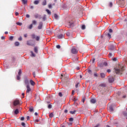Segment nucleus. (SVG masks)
Returning a JSON list of instances; mask_svg holds the SVG:
<instances>
[{"label":"nucleus","mask_w":127,"mask_h":127,"mask_svg":"<svg viewBox=\"0 0 127 127\" xmlns=\"http://www.w3.org/2000/svg\"><path fill=\"white\" fill-rule=\"evenodd\" d=\"M34 4H38L39 3V0H35L34 1Z\"/></svg>","instance_id":"c85d7f7f"},{"label":"nucleus","mask_w":127,"mask_h":127,"mask_svg":"<svg viewBox=\"0 0 127 127\" xmlns=\"http://www.w3.org/2000/svg\"><path fill=\"white\" fill-rule=\"evenodd\" d=\"M64 36H65V34H61L57 36L58 38L59 39H62V38H64Z\"/></svg>","instance_id":"423d86ee"},{"label":"nucleus","mask_w":127,"mask_h":127,"mask_svg":"<svg viewBox=\"0 0 127 127\" xmlns=\"http://www.w3.org/2000/svg\"><path fill=\"white\" fill-rule=\"evenodd\" d=\"M48 109H52V105H51V104L49 105L48 106Z\"/></svg>","instance_id":"c03bdc74"},{"label":"nucleus","mask_w":127,"mask_h":127,"mask_svg":"<svg viewBox=\"0 0 127 127\" xmlns=\"http://www.w3.org/2000/svg\"><path fill=\"white\" fill-rule=\"evenodd\" d=\"M9 40H10L11 41H12V40H13V36H10Z\"/></svg>","instance_id":"c9c22d12"},{"label":"nucleus","mask_w":127,"mask_h":127,"mask_svg":"<svg viewBox=\"0 0 127 127\" xmlns=\"http://www.w3.org/2000/svg\"><path fill=\"white\" fill-rule=\"evenodd\" d=\"M76 110H74L73 111H70L69 113L70 114H71V115H75L76 114Z\"/></svg>","instance_id":"5701e85b"},{"label":"nucleus","mask_w":127,"mask_h":127,"mask_svg":"<svg viewBox=\"0 0 127 127\" xmlns=\"http://www.w3.org/2000/svg\"><path fill=\"white\" fill-rule=\"evenodd\" d=\"M46 32H47V34H51L52 33V30H47L46 31Z\"/></svg>","instance_id":"a211bd4d"},{"label":"nucleus","mask_w":127,"mask_h":127,"mask_svg":"<svg viewBox=\"0 0 127 127\" xmlns=\"http://www.w3.org/2000/svg\"><path fill=\"white\" fill-rule=\"evenodd\" d=\"M115 72L116 74H122V72L125 70V66L123 65H119L114 68Z\"/></svg>","instance_id":"f257e3e1"},{"label":"nucleus","mask_w":127,"mask_h":127,"mask_svg":"<svg viewBox=\"0 0 127 127\" xmlns=\"http://www.w3.org/2000/svg\"><path fill=\"white\" fill-rule=\"evenodd\" d=\"M103 65L104 66H108V63L107 62H104L103 63Z\"/></svg>","instance_id":"a18cd8bd"},{"label":"nucleus","mask_w":127,"mask_h":127,"mask_svg":"<svg viewBox=\"0 0 127 127\" xmlns=\"http://www.w3.org/2000/svg\"><path fill=\"white\" fill-rule=\"evenodd\" d=\"M81 28H82V29H83V30L85 29V28H86V26H85V25H82V27H81Z\"/></svg>","instance_id":"a19ab883"},{"label":"nucleus","mask_w":127,"mask_h":127,"mask_svg":"<svg viewBox=\"0 0 127 127\" xmlns=\"http://www.w3.org/2000/svg\"><path fill=\"white\" fill-rule=\"evenodd\" d=\"M56 47L58 49H60V48H61V46L60 45H57Z\"/></svg>","instance_id":"09e8293b"},{"label":"nucleus","mask_w":127,"mask_h":127,"mask_svg":"<svg viewBox=\"0 0 127 127\" xmlns=\"http://www.w3.org/2000/svg\"><path fill=\"white\" fill-rule=\"evenodd\" d=\"M109 32H110L111 33H112V32H113V29H109Z\"/></svg>","instance_id":"bf43d9fd"},{"label":"nucleus","mask_w":127,"mask_h":127,"mask_svg":"<svg viewBox=\"0 0 127 127\" xmlns=\"http://www.w3.org/2000/svg\"><path fill=\"white\" fill-rule=\"evenodd\" d=\"M29 111L30 113H34V109L33 107H31L29 108Z\"/></svg>","instance_id":"2eb2a0df"},{"label":"nucleus","mask_w":127,"mask_h":127,"mask_svg":"<svg viewBox=\"0 0 127 127\" xmlns=\"http://www.w3.org/2000/svg\"><path fill=\"white\" fill-rule=\"evenodd\" d=\"M21 73H22L21 69H19V72L18 73V75L21 76Z\"/></svg>","instance_id":"bb28decb"},{"label":"nucleus","mask_w":127,"mask_h":127,"mask_svg":"<svg viewBox=\"0 0 127 127\" xmlns=\"http://www.w3.org/2000/svg\"><path fill=\"white\" fill-rule=\"evenodd\" d=\"M16 77H17V80H20V75H18L16 76Z\"/></svg>","instance_id":"58836bf2"},{"label":"nucleus","mask_w":127,"mask_h":127,"mask_svg":"<svg viewBox=\"0 0 127 127\" xmlns=\"http://www.w3.org/2000/svg\"><path fill=\"white\" fill-rule=\"evenodd\" d=\"M46 11H47V13H48V14H51V11H50V10H49V9H46Z\"/></svg>","instance_id":"72a5a7b5"},{"label":"nucleus","mask_w":127,"mask_h":127,"mask_svg":"<svg viewBox=\"0 0 127 127\" xmlns=\"http://www.w3.org/2000/svg\"><path fill=\"white\" fill-rule=\"evenodd\" d=\"M88 73H89L90 74H91V73H92V70H88Z\"/></svg>","instance_id":"338daca9"},{"label":"nucleus","mask_w":127,"mask_h":127,"mask_svg":"<svg viewBox=\"0 0 127 127\" xmlns=\"http://www.w3.org/2000/svg\"><path fill=\"white\" fill-rule=\"evenodd\" d=\"M42 27H43V23H42V22H40L39 26H38V29H42Z\"/></svg>","instance_id":"0eeeda50"},{"label":"nucleus","mask_w":127,"mask_h":127,"mask_svg":"<svg viewBox=\"0 0 127 127\" xmlns=\"http://www.w3.org/2000/svg\"><path fill=\"white\" fill-rule=\"evenodd\" d=\"M95 59H93L92 60V63H95Z\"/></svg>","instance_id":"4d7b16f0"},{"label":"nucleus","mask_w":127,"mask_h":127,"mask_svg":"<svg viewBox=\"0 0 127 127\" xmlns=\"http://www.w3.org/2000/svg\"><path fill=\"white\" fill-rule=\"evenodd\" d=\"M43 20L44 21H45L46 20V15H44L43 17Z\"/></svg>","instance_id":"2f4dec72"},{"label":"nucleus","mask_w":127,"mask_h":127,"mask_svg":"<svg viewBox=\"0 0 127 127\" xmlns=\"http://www.w3.org/2000/svg\"><path fill=\"white\" fill-rule=\"evenodd\" d=\"M100 127V124H97L96 126H95L94 127Z\"/></svg>","instance_id":"69168bd1"},{"label":"nucleus","mask_w":127,"mask_h":127,"mask_svg":"<svg viewBox=\"0 0 127 127\" xmlns=\"http://www.w3.org/2000/svg\"><path fill=\"white\" fill-rule=\"evenodd\" d=\"M111 70L110 69H107V73H111Z\"/></svg>","instance_id":"3c124183"},{"label":"nucleus","mask_w":127,"mask_h":127,"mask_svg":"<svg viewBox=\"0 0 127 127\" xmlns=\"http://www.w3.org/2000/svg\"><path fill=\"white\" fill-rule=\"evenodd\" d=\"M32 57H35V54L33 53V52H31Z\"/></svg>","instance_id":"f704fd0d"},{"label":"nucleus","mask_w":127,"mask_h":127,"mask_svg":"<svg viewBox=\"0 0 127 127\" xmlns=\"http://www.w3.org/2000/svg\"><path fill=\"white\" fill-rule=\"evenodd\" d=\"M30 83L32 86H34V85H35V82L32 80H30Z\"/></svg>","instance_id":"f3484780"},{"label":"nucleus","mask_w":127,"mask_h":127,"mask_svg":"<svg viewBox=\"0 0 127 127\" xmlns=\"http://www.w3.org/2000/svg\"><path fill=\"white\" fill-rule=\"evenodd\" d=\"M35 39H36V41H39V40H40V36H36Z\"/></svg>","instance_id":"6ab92c4d"},{"label":"nucleus","mask_w":127,"mask_h":127,"mask_svg":"<svg viewBox=\"0 0 127 127\" xmlns=\"http://www.w3.org/2000/svg\"><path fill=\"white\" fill-rule=\"evenodd\" d=\"M26 16L27 18H29V17H30V16L28 14H26Z\"/></svg>","instance_id":"5fc2aeb1"},{"label":"nucleus","mask_w":127,"mask_h":127,"mask_svg":"<svg viewBox=\"0 0 127 127\" xmlns=\"http://www.w3.org/2000/svg\"><path fill=\"white\" fill-rule=\"evenodd\" d=\"M34 17H35V18H39L40 19H41V18H42V17H41V15L38 14H35Z\"/></svg>","instance_id":"1a4fd4ad"},{"label":"nucleus","mask_w":127,"mask_h":127,"mask_svg":"<svg viewBox=\"0 0 127 127\" xmlns=\"http://www.w3.org/2000/svg\"><path fill=\"white\" fill-rule=\"evenodd\" d=\"M46 4H47V1L46 0H44L43 2V5H46Z\"/></svg>","instance_id":"b1692460"},{"label":"nucleus","mask_w":127,"mask_h":127,"mask_svg":"<svg viewBox=\"0 0 127 127\" xmlns=\"http://www.w3.org/2000/svg\"><path fill=\"white\" fill-rule=\"evenodd\" d=\"M115 81V77L113 76H110L108 78V82L109 83H113Z\"/></svg>","instance_id":"7ed1b4c3"},{"label":"nucleus","mask_w":127,"mask_h":127,"mask_svg":"<svg viewBox=\"0 0 127 127\" xmlns=\"http://www.w3.org/2000/svg\"><path fill=\"white\" fill-rule=\"evenodd\" d=\"M71 53H72V54H77L78 53V50H77L75 47H73L71 49Z\"/></svg>","instance_id":"20e7f679"},{"label":"nucleus","mask_w":127,"mask_h":127,"mask_svg":"<svg viewBox=\"0 0 127 127\" xmlns=\"http://www.w3.org/2000/svg\"><path fill=\"white\" fill-rule=\"evenodd\" d=\"M73 101H74V102H76V101H77V99H76L75 97H74L73 99Z\"/></svg>","instance_id":"052dcab7"},{"label":"nucleus","mask_w":127,"mask_h":127,"mask_svg":"<svg viewBox=\"0 0 127 127\" xmlns=\"http://www.w3.org/2000/svg\"><path fill=\"white\" fill-rule=\"evenodd\" d=\"M99 67H100L101 68H102V67H104V64L103 63H100L99 64Z\"/></svg>","instance_id":"7c9ffc66"},{"label":"nucleus","mask_w":127,"mask_h":127,"mask_svg":"<svg viewBox=\"0 0 127 127\" xmlns=\"http://www.w3.org/2000/svg\"><path fill=\"white\" fill-rule=\"evenodd\" d=\"M31 37H32V39H35V38H36V36H35V34H32L31 35Z\"/></svg>","instance_id":"4be33fe9"},{"label":"nucleus","mask_w":127,"mask_h":127,"mask_svg":"<svg viewBox=\"0 0 127 127\" xmlns=\"http://www.w3.org/2000/svg\"><path fill=\"white\" fill-rule=\"evenodd\" d=\"M26 88H27L26 93L27 94H29V92L31 91V88H30V86L27 85Z\"/></svg>","instance_id":"39448f33"},{"label":"nucleus","mask_w":127,"mask_h":127,"mask_svg":"<svg viewBox=\"0 0 127 127\" xmlns=\"http://www.w3.org/2000/svg\"><path fill=\"white\" fill-rule=\"evenodd\" d=\"M1 39H2V40H3V39H5V37H4V36H2V37H1Z\"/></svg>","instance_id":"6e6d98bb"},{"label":"nucleus","mask_w":127,"mask_h":127,"mask_svg":"<svg viewBox=\"0 0 127 127\" xmlns=\"http://www.w3.org/2000/svg\"><path fill=\"white\" fill-rule=\"evenodd\" d=\"M15 46H19V42H16L14 43Z\"/></svg>","instance_id":"a878e982"},{"label":"nucleus","mask_w":127,"mask_h":127,"mask_svg":"<svg viewBox=\"0 0 127 127\" xmlns=\"http://www.w3.org/2000/svg\"><path fill=\"white\" fill-rule=\"evenodd\" d=\"M33 75L34 77H35V72H33Z\"/></svg>","instance_id":"774afa93"},{"label":"nucleus","mask_w":127,"mask_h":127,"mask_svg":"<svg viewBox=\"0 0 127 127\" xmlns=\"http://www.w3.org/2000/svg\"><path fill=\"white\" fill-rule=\"evenodd\" d=\"M34 52L36 53H38V48L37 47H35L34 48Z\"/></svg>","instance_id":"aec40b11"},{"label":"nucleus","mask_w":127,"mask_h":127,"mask_svg":"<svg viewBox=\"0 0 127 127\" xmlns=\"http://www.w3.org/2000/svg\"><path fill=\"white\" fill-rule=\"evenodd\" d=\"M24 83L26 85V86H29V81H28L27 78H25Z\"/></svg>","instance_id":"6e6552de"},{"label":"nucleus","mask_w":127,"mask_h":127,"mask_svg":"<svg viewBox=\"0 0 127 127\" xmlns=\"http://www.w3.org/2000/svg\"><path fill=\"white\" fill-rule=\"evenodd\" d=\"M22 1L24 4L27 3V0H22Z\"/></svg>","instance_id":"393cba45"},{"label":"nucleus","mask_w":127,"mask_h":127,"mask_svg":"<svg viewBox=\"0 0 127 127\" xmlns=\"http://www.w3.org/2000/svg\"><path fill=\"white\" fill-rule=\"evenodd\" d=\"M48 6H49V8H51V7H52V5L49 4Z\"/></svg>","instance_id":"13d9d810"},{"label":"nucleus","mask_w":127,"mask_h":127,"mask_svg":"<svg viewBox=\"0 0 127 127\" xmlns=\"http://www.w3.org/2000/svg\"><path fill=\"white\" fill-rule=\"evenodd\" d=\"M90 102L91 104H96V102H97V100H96L95 99H92L90 100Z\"/></svg>","instance_id":"4468645a"},{"label":"nucleus","mask_w":127,"mask_h":127,"mask_svg":"<svg viewBox=\"0 0 127 127\" xmlns=\"http://www.w3.org/2000/svg\"><path fill=\"white\" fill-rule=\"evenodd\" d=\"M18 113H19V112L18 111V109H16L14 111V113L15 114V115H17Z\"/></svg>","instance_id":"c756f323"},{"label":"nucleus","mask_w":127,"mask_h":127,"mask_svg":"<svg viewBox=\"0 0 127 127\" xmlns=\"http://www.w3.org/2000/svg\"><path fill=\"white\" fill-rule=\"evenodd\" d=\"M54 16L56 19H58V15H57V14H55Z\"/></svg>","instance_id":"e433bc0d"},{"label":"nucleus","mask_w":127,"mask_h":127,"mask_svg":"<svg viewBox=\"0 0 127 127\" xmlns=\"http://www.w3.org/2000/svg\"><path fill=\"white\" fill-rule=\"evenodd\" d=\"M100 76L102 78H105L106 74L104 73H100Z\"/></svg>","instance_id":"412c9836"},{"label":"nucleus","mask_w":127,"mask_h":127,"mask_svg":"<svg viewBox=\"0 0 127 127\" xmlns=\"http://www.w3.org/2000/svg\"><path fill=\"white\" fill-rule=\"evenodd\" d=\"M80 84V83L79 82H78L76 85H75V87L76 88H78V87H79V85Z\"/></svg>","instance_id":"de8ad7c7"},{"label":"nucleus","mask_w":127,"mask_h":127,"mask_svg":"<svg viewBox=\"0 0 127 127\" xmlns=\"http://www.w3.org/2000/svg\"><path fill=\"white\" fill-rule=\"evenodd\" d=\"M109 110L110 112H114V108H113V105L109 106Z\"/></svg>","instance_id":"dca6fc26"},{"label":"nucleus","mask_w":127,"mask_h":127,"mask_svg":"<svg viewBox=\"0 0 127 127\" xmlns=\"http://www.w3.org/2000/svg\"><path fill=\"white\" fill-rule=\"evenodd\" d=\"M20 120H21V121H24V117H22V118H21Z\"/></svg>","instance_id":"680f3d73"},{"label":"nucleus","mask_w":127,"mask_h":127,"mask_svg":"<svg viewBox=\"0 0 127 127\" xmlns=\"http://www.w3.org/2000/svg\"><path fill=\"white\" fill-rule=\"evenodd\" d=\"M32 40L28 41L27 42V45H29L30 46H32V45H33V44L32 43Z\"/></svg>","instance_id":"9b49d317"},{"label":"nucleus","mask_w":127,"mask_h":127,"mask_svg":"<svg viewBox=\"0 0 127 127\" xmlns=\"http://www.w3.org/2000/svg\"><path fill=\"white\" fill-rule=\"evenodd\" d=\"M18 40H19V41H21V40H22V37H20L18 38Z\"/></svg>","instance_id":"864d4df0"},{"label":"nucleus","mask_w":127,"mask_h":127,"mask_svg":"<svg viewBox=\"0 0 127 127\" xmlns=\"http://www.w3.org/2000/svg\"><path fill=\"white\" fill-rule=\"evenodd\" d=\"M123 116H124V117H127V112H124L123 113Z\"/></svg>","instance_id":"cd10ccee"},{"label":"nucleus","mask_w":127,"mask_h":127,"mask_svg":"<svg viewBox=\"0 0 127 127\" xmlns=\"http://www.w3.org/2000/svg\"><path fill=\"white\" fill-rule=\"evenodd\" d=\"M73 121H74V119L72 118L69 119V122H73Z\"/></svg>","instance_id":"603ef678"},{"label":"nucleus","mask_w":127,"mask_h":127,"mask_svg":"<svg viewBox=\"0 0 127 127\" xmlns=\"http://www.w3.org/2000/svg\"><path fill=\"white\" fill-rule=\"evenodd\" d=\"M66 35H67V36H70V33L67 32V33H66Z\"/></svg>","instance_id":"e2e57ef3"},{"label":"nucleus","mask_w":127,"mask_h":127,"mask_svg":"<svg viewBox=\"0 0 127 127\" xmlns=\"http://www.w3.org/2000/svg\"><path fill=\"white\" fill-rule=\"evenodd\" d=\"M109 6H110V7H112L113 6V3L112 2H110Z\"/></svg>","instance_id":"8fccbe9b"},{"label":"nucleus","mask_w":127,"mask_h":127,"mask_svg":"<svg viewBox=\"0 0 127 127\" xmlns=\"http://www.w3.org/2000/svg\"><path fill=\"white\" fill-rule=\"evenodd\" d=\"M59 96H60V97H63V95L62 94V93L60 92L59 93Z\"/></svg>","instance_id":"49530a36"},{"label":"nucleus","mask_w":127,"mask_h":127,"mask_svg":"<svg viewBox=\"0 0 127 127\" xmlns=\"http://www.w3.org/2000/svg\"><path fill=\"white\" fill-rule=\"evenodd\" d=\"M94 77H96L97 78L98 77V73H97L96 72H94Z\"/></svg>","instance_id":"ea45409f"},{"label":"nucleus","mask_w":127,"mask_h":127,"mask_svg":"<svg viewBox=\"0 0 127 127\" xmlns=\"http://www.w3.org/2000/svg\"><path fill=\"white\" fill-rule=\"evenodd\" d=\"M37 23V21L36 20H33L32 21V24H31L28 27V29H31L32 28H33V25H36Z\"/></svg>","instance_id":"f03ea898"},{"label":"nucleus","mask_w":127,"mask_h":127,"mask_svg":"<svg viewBox=\"0 0 127 127\" xmlns=\"http://www.w3.org/2000/svg\"><path fill=\"white\" fill-rule=\"evenodd\" d=\"M113 61H117V58H113Z\"/></svg>","instance_id":"0e129e2a"},{"label":"nucleus","mask_w":127,"mask_h":127,"mask_svg":"<svg viewBox=\"0 0 127 127\" xmlns=\"http://www.w3.org/2000/svg\"><path fill=\"white\" fill-rule=\"evenodd\" d=\"M106 37H108L109 39H111V38H112V35H111V34L109 33L106 34Z\"/></svg>","instance_id":"f8f14e48"},{"label":"nucleus","mask_w":127,"mask_h":127,"mask_svg":"<svg viewBox=\"0 0 127 127\" xmlns=\"http://www.w3.org/2000/svg\"><path fill=\"white\" fill-rule=\"evenodd\" d=\"M17 105H19V100H15L13 102V105L17 106Z\"/></svg>","instance_id":"9d476101"},{"label":"nucleus","mask_w":127,"mask_h":127,"mask_svg":"<svg viewBox=\"0 0 127 127\" xmlns=\"http://www.w3.org/2000/svg\"><path fill=\"white\" fill-rule=\"evenodd\" d=\"M16 24H17V25H19L20 26L22 25V23L17 22V23H16Z\"/></svg>","instance_id":"37998d69"},{"label":"nucleus","mask_w":127,"mask_h":127,"mask_svg":"<svg viewBox=\"0 0 127 127\" xmlns=\"http://www.w3.org/2000/svg\"><path fill=\"white\" fill-rule=\"evenodd\" d=\"M21 126H22V127H26V126H25V123L23 122L21 123Z\"/></svg>","instance_id":"79ce46f5"},{"label":"nucleus","mask_w":127,"mask_h":127,"mask_svg":"<svg viewBox=\"0 0 127 127\" xmlns=\"http://www.w3.org/2000/svg\"><path fill=\"white\" fill-rule=\"evenodd\" d=\"M100 87H106V84H105V83H102V84H100Z\"/></svg>","instance_id":"473e14b6"},{"label":"nucleus","mask_w":127,"mask_h":127,"mask_svg":"<svg viewBox=\"0 0 127 127\" xmlns=\"http://www.w3.org/2000/svg\"><path fill=\"white\" fill-rule=\"evenodd\" d=\"M49 116L50 118H53L54 117V115H53V113H51Z\"/></svg>","instance_id":"4c0bfd02"},{"label":"nucleus","mask_w":127,"mask_h":127,"mask_svg":"<svg viewBox=\"0 0 127 127\" xmlns=\"http://www.w3.org/2000/svg\"><path fill=\"white\" fill-rule=\"evenodd\" d=\"M114 49H115V46L113 45H110L109 47V50L112 51L114 50Z\"/></svg>","instance_id":"ddd939ff"}]
</instances>
